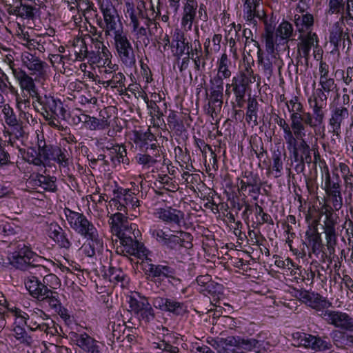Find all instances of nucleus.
Returning <instances> with one entry per match:
<instances>
[{"label": "nucleus", "instance_id": "obj_1", "mask_svg": "<svg viewBox=\"0 0 353 353\" xmlns=\"http://www.w3.org/2000/svg\"><path fill=\"white\" fill-rule=\"evenodd\" d=\"M264 32L261 35L265 41V46L269 50L273 48H279L281 44L287 43L288 41L294 36L293 26L288 21H283L276 28L275 23L272 19L263 17Z\"/></svg>", "mask_w": 353, "mask_h": 353}, {"label": "nucleus", "instance_id": "obj_2", "mask_svg": "<svg viewBox=\"0 0 353 353\" xmlns=\"http://www.w3.org/2000/svg\"><path fill=\"white\" fill-rule=\"evenodd\" d=\"M208 343L218 353H245L259 348V341L254 339H245L236 336H228L225 338L216 337L208 340Z\"/></svg>", "mask_w": 353, "mask_h": 353}, {"label": "nucleus", "instance_id": "obj_3", "mask_svg": "<svg viewBox=\"0 0 353 353\" xmlns=\"http://www.w3.org/2000/svg\"><path fill=\"white\" fill-rule=\"evenodd\" d=\"M36 99L41 106V114L48 121V125L59 130H63L64 128L61 125L59 119H65L67 111L61 101L46 94L43 96L39 94Z\"/></svg>", "mask_w": 353, "mask_h": 353}, {"label": "nucleus", "instance_id": "obj_4", "mask_svg": "<svg viewBox=\"0 0 353 353\" xmlns=\"http://www.w3.org/2000/svg\"><path fill=\"white\" fill-rule=\"evenodd\" d=\"M17 316L32 330H40L48 335L54 336L58 334V328L50 316L39 308L28 310L27 312H19Z\"/></svg>", "mask_w": 353, "mask_h": 353}, {"label": "nucleus", "instance_id": "obj_5", "mask_svg": "<svg viewBox=\"0 0 353 353\" xmlns=\"http://www.w3.org/2000/svg\"><path fill=\"white\" fill-rule=\"evenodd\" d=\"M152 238L170 250H178L181 248L190 249L192 248V235L183 230L175 231V234H168L161 228L150 230Z\"/></svg>", "mask_w": 353, "mask_h": 353}, {"label": "nucleus", "instance_id": "obj_6", "mask_svg": "<svg viewBox=\"0 0 353 353\" xmlns=\"http://www.w3.org/2000/svg\"><path fill=\"white\" fill-rule=\"evenodd\" d=\"M99 8L103 19L98 21V25L104 32L105 36H112L123 30L118 10L110 0L99 1Z\"/></svg>", "mask_w": 353, "mask_h": 353}, {"label": "nucleus", "instance_id": "obj_7", "mask_svg": "<svg viewBox=\"0 0 353 353\" xmlns=\"http://www.w3.org/2000/svg\"><path fill=\"white\" fill-rule=\"evenodd\" d=\"M110 205L125 214H128V211H132L131 215L135 217L139 214V200L136 196L134 190L121 187L114 189Z\"/></svg>", "mask_w": 353, "mask_h": 353}, {"label": "nucleus", "instance_id": "obj_8", "mask_svg": "<svg viewBox=\"0 0 353 353\" xmlns=\"http://www.w3.org/2000/svg\"><path fill=\"white\" fill-rule=\"evenodd\" d=\"M125 15L129 17L130 26L132 28V32L139 42H142L145 47L150 44V39L148 37V27L140 26V19H145V12L143 11V3L138 5L137 8L132 2L127 1L125 3Z\"/></svg>", "mask_w": 353, "mask_h": 353}, {"label": "nucleus", "instance_id": "obj_9", "mask_svg": "<svg viewBox=\"0 0 353 353\" xmlns=\"http://www.w3.org/2000/svg\"><path fill=\"white\" fill-rule=\"evenodd\" d=\"M255 81L256 77L249 65L232 78V92L234 94L235 102L238 108L243 107L245 102V94L250 91V84L254 83Z\"/></svg>", "mask_w": 353, "mask_h": 353}, {"label": "nucleus", "instance_id": "obj_10", "mask_svg": "<svg viewBox=\"0 0 353 353\" xmlns=\"http://www.w3.org/2000/svg\"><path fill=\"white\" fill-rule=\"evenodd\" d=\"M64 214L70 227L81 236L93 237L99 234L96 227L83 213L65 208Z\"/></svg>", "mask_w": 353, "mask_h": 353}, {"label": "nucleus", "instance_id": "obj_11", "mask_svg": "<svg viewBox=\"0 0 353 353\" xmlns=\"http://www.w3.org/2000/svg\"><path fill=\"white\" fill-rule=\"evenodd\" d=\"M9 260L12 266L21 270H28L34 267H43L37 264L43 259L23 243L18 245L17 250L12 254Z\"/></svg>", "mask_w": 353, "mask_h": 353}, {"label": "nucleus", "instance_id": "obj_12", "mask_svg": "<svg viewBox=\"0 0 353 353\" xmlns=\"http://www.w3.org/2000/svg\"><path fill=\"white\" fill-rule=\"evenodd\" d=\"M113 36L114 47L121 62L127 67H132L136 63V57L130 38L123 30Z\"/></svg>", "mask_w": 353, "mask_h": 353}, {"label": "nucleus", "instance_id": "obj_13", "mask_svg": "<svg viewBox=\"0 0 353 353\" xmlns=\"http://www.w3.org/2000/svg\"><path fill=\"white\" fill-rule=\"evenodd\" d=\"M288 110L290 113L291 128L297 138L305 136V114L306 112L303 105L298 97H292L291 99L285 101Z\"/></svg>", "mask_w": 353, "mask_h": 353}, {"label": "nucleus", "instance_id": "obj_14", "mask_svg": "<svg viewBox=\"0 0 353 353\" xmlns=\"http://www.w3.org/2000/svg\"><path fill=\"white\" fill-rule=\"evenodd\" d=\"M309 104L312 109V113L306 112L305 114L304 127L309 126L314 129L323 123L327 103L323 99V95L321 97L314 95L313 99H309Z\"/></svg>", "mask_w": 353, "mask_h": 353}, {"label": "nucleus", "instance_id": "obj_15", "mask_svg": "<svg viewBox=\"0 0 353 353\" xmlns=\"http://www.w3.org/2000/svg\"><path fill=\"white\" fill-rule=\"evenodd\" d=\"M321 317L328 325L343 331H353V317L340 310H327Z\"/></svg>", "mask_w": 353, "mask_h": 353}, {"label": "nucleus", "instance_id": "obj_16", "mask_svg": "<svg viewBox=\"0 0 353 353\" xmlns=\"http://www.w3.org/2000/svg\"><path fill=\"white\" fill-rule=\"evenodd\" d=\"M265 50L267 52L265 55H263L261 51L258 50V63L259 70L268 79H270L273 75L274 68H281V60L276 52L278 48L274 47L271 50L265 47Z\"/></svg>", "mask_w": 353, "mask_h": 353}, {"label": "nucleus", "instance_id": "obj_17", "mask_svg": "<svg viewBox=\"0 0 353 353\" xmlns=\"http://www.w3.org/2000/svg\"><path fill=\"white\" fill-rule=\"evenodd\" d=\"M138 295L139 299L135 296L130 297L129 307L139 320L148 323L154 319V311L146 297Z\"/></svg>", "mask_w": 353, "mask_h": 353}, {"label": "nucleus", "instance_id": "obj_18", "mask_svg": "<svg viewBox=\"0 0 353 353\" xmlns=\"http://www.w3.org/2000/svg\"><path fill=\"white\" fill-rule=\"evenodd\" d=\"M299 298L303 303L315 310L319 316L332 306V302L314 292L301 291L299 292Z\"/></svg>", "mask_w": 353, "mask_h": 353}, {"label": "nucleus", "instance_id": "obj_19", "mask_svg": "<svg viewBox=\"0 0 353 353\" xmlns=\"http://www.w3.org/2000/svg\"><path fill=\"white\" fill-rule=\"evenodd\" d=\"M71 339L85 353H103V345L86 332H71Z\"/></svg>", "mask_w": 353, "mask_h": 353}, {"label": "nucleus", "instance_id": "obj_20", "mask_svg": "<svg viewBox=\"0 0 353 353\" xmlns=\"http://www.w3.org/2000/svg\"><path fill=\"white\" fill-rule=\"evenodd\" d=\"M157 217L165 224L178 228L185 226V213L172 207L160 208L157 210Z\"/></svg>", "mask_w": 353, "mask_h": 353}, {"label": "nucleus", "instance_id": "obj_21", "mask_svg": "<svg viewBox=\"0 0 353 353\" xmlns=\"http://www.w3.org/2000/svg\"><path fill=\"white\" fill-rule=\"evenodd\" d=\"M197 0H183L182 6L181 26L185 30H191L196 18Z\"/></svg>", "mask_w": 353, "mask_h": 353}, {"label": "nucleus", "instance_id": "obj_22", "mask_svg": "<svg viewBox=\"0 0 353 353\" xmlns=\"http://www.w3.org/2000/svg\"><path fill=\"white\" fill-rule=\"evenodd\" d=\"M10 68L14 78L19 82L21 89L27 92L32 98H36L39 93L33 79L21 69L14 68L12 65H10Z\"/></svg>", "mask_w": 353, "mask_h": 353}, {"label": "nucleus", "instance_id": "obj_23", "mask_svg": "<svg viewBox=\"0 0 353 353\" xmlns=\"http://www.w3.org/2000/svg\"><path fill=\"white\" fill-rule=\"evenodd\" d=\"M132 140L134 143L140 148V150L148 152V150L155 152L158 149L155 143V136L151 133L148 129L147 131L136 130L133 133Z\"/></svg>", "mask_w": 353, "mask_h": 353}, {"label": "nucleus", "instance_id": "obj_24", "mask_svg": "<svg viewBox=\"0 0 353 353\" xmlns=\"http://www.w3.org/2000/svg\"><path fill=\"white\" fill-rule=\"evenodd\" d=\"M120 244L122 252L126 254L133 255L139 259L147 256L148 250L136 238L125 236L124 239L120 241Z\"/></svg>", "mask_w": 353, "mask_h": 353}, {"label": "nucleus", "instance_id": "obj_25", "mask_svg": "<svg viewBox=\"0 0 353 353\" xmlns=\"http://www.w3.org/2000/svg\"><path fill=\"white\" fill-rule=\"evenodd\" d=\"M21 61L23 65L31 72L30 74H36L39 77L44 75L48 65L38 57L28 52H25L21 54Z\"/></svg>", "mask_w": 353, "mask_h": 353}, {"label": "nucleus", "instance_id": "obj_26", "mask_svg": "<svg viewBox=\"0 0 353 353\" xmlns=\"http://www.w3.org/2000/svg\"><path fill=\"white\" fill-rule=\"evenodd\" d=\"M349 117V111L343 106L336 107L331 112L329 119L330 132L335 136L339 137L341 133V125Z\"/></svg>", "mask_w": 353, "mask_h": 353}, {"label": "nucleus", "instance_id": "obj_27", "mask_svg": "<svg viewBox=\"0 0 353 353\" xmlns=\"http://www.w3.org/2000/svg\"><path fill=\"white\" fill-rule=\"evenodd\" d=\"M336 223V221L332 219V216L326 215L323 228L325 234L327 250L330 254L334 252V248L337 242V235L335 228Z\"/></svg>", "mask_w": 353, "mask_h": 353}, {"label": "nucleus", "instance_id": "obj_28", "mask_svg": "<svg viewBox=\"0 0 353 353\" xmlns=\"http://www.w3.org/2000/svg\"><path fill=\"white\" fill-rule=\"evenodd\" d=\"M48 232L49 237L57 243L60 248L66 250L70 249L72 243L69 240L65 232L59 225L57 223H50L48 227Z\"/></svg>", "mask_w": 353, "mask_h": 353}, {"label": "nucleus", "instance_id": "obj_29", "mask_svg": "<svg viewBox=\"0 0 353 353\" xmlns=\"http://www.w3.org/2000/svg\"><path fill=\"white\" fill-rule=\"evenodd\" d=\"M173 56L177 61H179L183 55H187L190 50V43L186 41L183 33L177 32L174 34L170 44Z\"/></svg>", "mask_w": 353, "mask_h": 353}, {"label": "nucleus", "instance_id": "obj_30", "mask_svg": "<svg viewBox=\"0 0 353 353\" xmlns=\"http://www.w3.org/2000/svg\"><path fill=\"white\" fill-rule=\"evenodd\" d=\"M305 236L308 243V248L311 249L312 252L316 255L319 254L322 252L323 245L321 234L317 230V221L314 222L313 227H309L305 232Z\"/></svg>", "mask_w": 353, "mask_h": 353}, {"label": "nucleus", "instance_id": "obj_31", "mask_svg": "<svg viewBox=\"0 0 353 353\" xmlns=\"http://www.w3.org/2000/svg\"><path fill=\"white\" fill-rule=\"evenodd\" d=\"M209 91L207 113L213 117V114H216V111H219L221 108L223 99V88H210Z\"/></svg>", "mask_w": 353, "mask_h": 353}, {"label": "nucleus", "instance_id": "obj_32", "mask_svg": "<svg viewBox=\"0 0 353 353\" xmlns=\"http://www.w3.org/2000/svg\"><path fill=\"white\" fill-rule=\"evenodd\" d=\"M24 285L30 295L38 301L42 299V296L46 293L43 282L34 276L26 277L24 279Z\"/></svg>", "mask_w": 353, "mask_h": 353}, {"label": "nucleus", "instance_id": "obj_33", "mask_svg": "<svg viewBox=\"0 0 353 353\" xmlns=\"http://www.w3.org/2000/svg\"><path fill=\"white\" fill-rule=\"evenodd\" d=\"M148 274L152 277L158 278H172L175 275V270L168 265H155L150 263L145 268Z\"/></svg>", "mask_w": 353, "mask_h": 353}, {"label": "nucleus", "instance_id": "obj_34", "mask_svg": "<svg viewBox=\"0 0 353 353\" xmlns=\"http://www.w3.org/2000/svg\"><path fill=\"white\" fill-rule=\"evenodd\" d=\"M39 12V8L36 6L29 4L27 0H22L14 12V15L17 17L26 20H34Z\"/></svg>", "mask_w": 353, "mask_h": 353}, {"label": "nucleus", "instance_id": "obj_35", "mask_svg": "<svg viewBox=\"0 0 353 353\" xmlns=\"http://www.w3.org/2000/svg\"><path fill=\"white\" fill-rule=\"evenodd\" d=\"M294 22L296 30L300 34L312 32V28L314 26V17L308 12L303 13L301 15L295 14Z\"/></svg>", "mask_w": 353, "mask_h": 353}, {"label": "nucleus", "instance_id": "obj_36", "mask_svg": "<svg viewBox=\"0 0 353 353\" xmlns=\"http://www.w3.org/2000/svg\"><path fill=\"white\" fill-rule=\"evenodd\" d=\"M37 146L39 150V154L41 155L43 162L50 161L54 160L57 154L59 146L47 144L43 137L41 139L38 138Z\"/></svg>", "mask_w": 353, "mask_h": 353}, {"label": "nucleus", "instance_id": "obj_37", "mask_svg": "<svg viewBox=\"0 0 353 353\" xmlns=\"http://www.w3.org/2000/svg\"><path fill=\"white\" fill-rule=\"evenodd\" d=\"M319 85L321 88L316 90V93L314 94V96L321 97L323 95V99L326 101H327L330 92H336V95L339 96V88L333 78L319 79Z\"/></svg>", "mask_w": 353, "mask_h": 353}, {"label": "nucleus", "instance_id": "obj_38", "mask_svg": "<svg viewBox=\"0 0 353 353\" xmlns=\"http://www.w3.org/2000/svg\"><path fill=\"white\" fill-rule=\"evenodd\" d=\"M123 212H119L110 216L108 223L113 234H119L127 224V216Z\"/></svg>", "mask_w": 353, "mask_h": 353}, {"label": "nucleus", "instance_id": "obj_39", "mask_svg": "<svg viewBox=\"0 0 353 353\" xmlns=\"http://www.w3.org/2000/svg\"><path fill=\"white\" fill-rule=\"evenodd\" d=\"M150 152V150H148L145 153H139L135 157L137 162L144 168H149L153 166L158 161L157 159L160 157L158 149L155 150V152Z\"/></svg>", "mask_w": 353, "mask_h": 353}, {"label": "nucleus", "instance_id": "obj_40", "mask_svg": "<svg viewBox=\"0 0 353 353\" xmlns=\"http://www.w3.org/2000/svg\"><path fill=\"white\" fill-rule=\"evenodd\" d=\"M87 240L89 241L88 244L84 247L85 254L90 257L93 256L95 254L100 253L103 248V243L99 235L97 234L93 237H86Z\"/></svg>", "mask_w": 353, "mask_h": 353}, {"label": "nucleus", "instance_id": "obj_41", "mask_svg": "<svg viewBox=\"0 0 353 353\" xmlns=\"http://www.w3.org/2000/svg\"><path fill=\"white\" fill-rule=\"evenodd\" d=\"M303 138V137L299 138L301 141H299V146L296 150L297 157H294V161L305 162L310 165L312 162L311 155L312 150L310 149V145Z\"/></svg>", "mask_w": 353, "mask_h": 353}, {"label": "nucleus", "instance_id": "obj_42", "mask_svg": "<svg viewBox=\"0 0 353 353\" xmlns=\"http://www.w3.org/2000/svg\"><path fill=\"white\" fill-rule=\"evenodd\" d=\"M343 206L342 195L325 197V203L323 209L325 210L326 215L332 216L334 211H339Z\"/></svg>", "mask_w": 353, "mask_h": 353}, {"label": "nucleus", "instance_id": "obj_43", "mask_svg": "<svg viewBox=\"0 0 353 353\" xmlns=\"http://www.w3.org/2000/svg\"><path fill=\"white\" fill-rule=\"evenodd\" d=\"M169 128L175 132L176 135H181L185 131L183 122L180 119L176 112L170 110L167 118Z\"/></svg>", "mask_w": 353, "mask_h": 353}, {"label": "nucleus", "instance_id": "obj_44", "mask_svg": "<svg viewBox=\"0 0 353 353\" xmlns=\"http://www.w3.org/2000/svg\"><path fill=\"white\" fill-rule=\"evenodd\" d=\"M259 103L255 98L250 97L248 100V107L245 114V119L248 123H253L254 125L258 124L257 112Z\"/></svg>", "mask_w": 353, "mask_h": 353}, {"label": "nucleus", "instance_id": "obj_45", "mask_svg": "<svg viewBox=\"0 0 353 353\" xmlns=\"http://www.w3.org/2000/svg\"><path fill=\"white\" fill-rule=\"evenodd\" d=\"M231 63V61L228 58V55L225 53H223L217 62L216 74L225 79L230 78L232 74V72L229 69Z\"/></svg>", "mask_w": 353, "mask_h": 353}, {"label": "nucleus", "instance_id": "obj_46", "mask_svg": "<svg viewBox=\"0 0 353 353\" xmlns=\"http://www.w3.org/2000/svg\"><path fill=\"white\" fill-rule=\"evenodd\" d=\"M24 159L30 164L36 166L46 167V164L43 162L41 155L39 154V150H36L35 148L30 147L24 153Z\"/></svg>", "mask_w": 353, "mask_h": 353}, {"label": "nucleus", "instance_id": "obj_47", "mask_svg": "<svg viewBox=\"0 0 353 353\" xmlns=\"http://www.w3.org/2000/svg\"><path fill=\"white\" fill-rule=\"evenodd\" d=\"M187 306L183 302L173 299H169L165 312L172 313L176 316H182L187 312Z\"/></svg>", "mask_w": 353, "mask_h": 353}, {"label": "nucleus", "instance_id": "obj_48", "mask_svg": "<svg viewBox=\"0 0 353 353\" xmlns=\"http://www.w3.org/2000/svg\"><path fill=\"white\" fill-rule=\"evenodd\" d=\"M42 297L43 298L39 300L42 305H48V306L54 312L57 310V308L61 305L59 293L57 292L46 293V294Z\"/></svg>", "mask_w": 353, "mask_h": 353}, {"label": "nucleus", "instance_id": "obj_49", "mask_svg": "<svg viewBox=\"0 0 353 353\" xmlns=\"http://www.w3.org/2000/svg\"><path fill=\"white\" fill-rule=\"evenodd\" d=\"M125 77L122 72H114L110 79L102 81L101 83L103 87L107 88L110 86L112 88H125Z\"/></svg>", "mask_w": 353, "mask_h": 353}, {"label": "nucleus", "instance_id": "obj_50", "mask_svg": "<svg viewBox=\"0 0 353 353\" xmlns=\"http://www.w3.org/2000/svg\"><path fill=\"white\" fill-rule=\"evenodd\" d=\"M327 7L325 10L327 15L338 14L341 16L345 9V0H327Z\"/></svg>", "mask_w": 353, "mask_h": 353}, {"label": "nucleus", "instance_id": "obj_51", "mask_svg": "<svg viewBox=\"0 0 353 353\" xmlns=\"http://www.w3.org/2000/svg\"><path fill=\"white\" fill-rule=\"evenodd\" d=\"M74 53L76 61H83L88 56V50L84 39H77L74 43Z\"/></svg>", "mask_w": 353, "mask_h": 353}, {"label": "nucleus", "instance_id": "obj_52", "mask_svg": "<svg viewBox=\"0 0 353 353\" xmlns=\"http://www.w3.org/2000/svg\"><path fill=\"white\" fill-rule=\"evenodd\" d=\"M43 285L46 293L55 292L61 286V281L58 276L54 274H49L43 279Z\"/></svg>", "mask_w": 353, "mask_h": 353}, {"label": "nucleus", "instance_id": "obj_53", "mask_svg": "<svg viewBox=\"0 0 353 353\" xmlns=\"http://www.w3.org/2000/svg\"><path fill=\"white\" fill-rule=\"evenodd\" d=\"M89 38L92 42L91 48H94L93 50L101 52L103 53V57H104V59L108 60L110 52L108 48L103 44L102 41V32H99L98 37L96 38L91 37H89Z\"/></svg>", "mask_w": 353, "mask_h": 353}, {"label": "nucleus", "instance_id": "obj_54", "mask_svg": "<svg viewBox=\"0 0 353 353\" xmlns=\"http://www.w3.org/2000/svg\"><path fill=\"white\" fill-rule=\"evenodd\" d=\"M283 137L288 149L289 150H292L293 157H297L296 150L299 146V142L296 141L298 138L294 135V130L292 129L288 132L283 133Z\"/></svg>", "mask_w": 353, "mask_h": 353}, {"label": "nucleus", "instance_id": "obj_55", "mask_svg": "<svg viewBox=\"0 0 353 353\" xmlns=\"http://www.w3.org/2000/svg\"><path fill=\"white\" fill-rule=\"evenodd\" d=\"M39 177L41 179V188L42 190L52 192L57 191L56 177L41 174H39Z\"/></svg>", "mask_w": 353, "mask_h": 353}, {"label": "nucleus", "instance_id": "obj_56", "mask_svg": "<svg viewBox=\"0 0 353 353\" xmlns=\"http://www.w3.org/2000/svg\"><path fill=\"white\" fill-rule=\"evenodd\" d=\"M13 335L21 343L26 345H30L33 343L32 336L27 333L23 327L19 325H17L14 327Z\"/></svg>", "mask_w": 353, "mask_h": 353}, {"label": "nucleus", "instance_id": "obj_57", "mask_svg": "<svg viewBox=\"0 0 353 353\" xmlns=\"http://www.w3.org/2000/svg\"><path fill=\"white\" fill-rule=\"evenodd\" d=\"M57 152L52 161L57 162L60 167L63 168H68L69 165L72 163V159L69 157L68 151L65 148L61 149L59 147Z\"/></svg>", "mask_w": 353, "mask_h": 353}, {"label": "nucleus", "instance_id": "obj_58", "mask_svg": "<svg viewBox=\"0 0 353 353\" xmlns=\"http://www.w3.org/2000/svg\"><path fill=\"white\" fill-rule=\"evenodd\" d=\"M105 276L108 278L109 281L113 283H121L125 277V274L119 268L110 267Z\"/></svg>", "mask_w": 353, "mask_h": 353}, {"label": "nucleus", "instance_id": "obj_59", "mask_svg": "<svg viewBox=\"0 0 353 353\" xmlns=\"http://www.w3.org/2000/svg\"><path fill=\"white\" fill-rule=\"evenodd\" d=\"M311 48L307 46V44L303 43L302 41L298 44V60L296 62V66L299 65H303V59H304V63L305 65H307L308 59L310 55Z\"/></svg>", "mask_w": 353, "mask_h": 353}, {"label": "nucleus", "instance_id": "obj_60", "mask_svg": "<svg viewBox=\"0 0 353 353\" xmlns=\"http://www.w3.org/2000/svg\"><path fill=\"white\" fill-rule=\"evenodd\" d=\"M88 121L87 128L90 130H103L108 128L110 125V123L105 117L99 119L96 117H91Z\"/></svg>", "mask_w": 353, "mask_h": 353}, {"label": "nucleus", "instance_id": "obj_61", "mask_svg": "<svg viewBox=\"0 0 353 353\" xmlns=\"http://www.w3.org/2000/svg\"><path fill=\"white\" fill-rule=\"evenodd\" d=\"M341 189V180L338 174L335 177L331 178L330 174L327 172L325 174V192L331 191L332 190H336Z\"/></svg>", "mask_w": 353, "mask_h": 353}, {"label": "nucleus", "instance_id": "obj_62", "mask_svg": "<svg viewBox=\"0 0 353 353\" xmlns=\"http://www.w3.org/2000/svg\"><path fill=\"white\" fill-rule=\"evenodd\" d=\"M20 228L13 223L0 221V234L9 236L17 234Z\"/></svg>", "mask_w": 353, "mask_h": 353}, {"label": "nucleus", "instance_id": "obj_63", "mask_svg": "<svg viewBox=\"0 0 353 353\" xmlns=\"http://www.w3.org/2000/svg\"><path fill=\"white\" fill-rule=\"evenodd\" d=\"M301 41L303 43L307 44L310 48L314 47L318 48L319 47V39L316 33L309 32L306 33L301 34L299 38Z\"/></svg>", "mask_w": 353, "mask_h": 353}, {"label": "nucleus", "instance_id": "obj_64", "mask_svg": "<svg viewBox=\"0 0 353 353\" xmlns=\"http://www.w3.org/2000/svg\"><path fill=\"white\" fill-rule=\"evenodd\" d=\"M2 113L4 115L5 121L8 125L15 126L18 125V121L14 113V110L9 104L3 105Z\"/></svg>", "mask_w": 353, "mask_h": 353}]
</instances>
